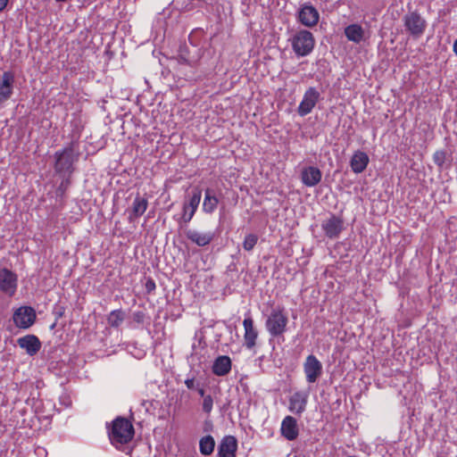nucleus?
Instances as JSON below:
<instances>
[{"label":"nucleus","instance_id":"1","mask_svg":"<svg viewBox=\"0 0 457 457\" xmlns=\"http://www.w3.org/2000/svg\"><path fill=\"white\" fill-rule=\"evenodd\" d=\"M134 434L135 430L132 423L126 418L118 417L112 421L109 438L117 449H121L132 440Z\"/></svg>","mask_w":457,"mask_h":457},{"label":"nucleus","instance_id":"2","mask_svg":"<svg viewBox=\"0 0 457 457\" xmlns=\"http://www.w3.org/2000/svg\"><path fill=\"white\" fill-rule=\"evenodd\" d=\"M54 171L62 178L70 177L74 171V163L79 159V154H75L73 144L57 151L54 154Z\"/></svg>","mask_w":457,"mask_h":457},{"label":"nucleus","instance_id":"3","mask_svg":"<svg viewBox=\"0 0 457 457\" xmlns=\"http://www.w3.org/2000/svg\"><path fill=\"white\" fill-rule=\"evenodd\" d=\"M291 46L298 57H303L312 53L315 39L312 32L306 29L297 31L291 38Z\"/></svg>","mask_w":457,"mask_h":457},{"label":"nucleus","instance_id":"4","mask_svg":"<svg viewBox=\"0 0 457 457\" xmlns=\"http://www.w3.org/2000/svg\"><path fill=\"white\" fill-rule=\"evenodd\" d=\"M288 318L283 308H274L269 315L265 326L273 337L282 336L287 330Z\"/></svg>","mask_w":457,"mask_h":457},{"label":"nucleus","instance_id":"5","mask_svg":"<svg viewBox=\"0 0 457 457\" xmlns=\"http://www.w3.org/2000/svg\"><path fill=\"white\" fill-rule=\"evenodd\" d=\"M404 27L410 35L415 38H419L425 31L427 21L417 12L407 13L404 18Z\"/></svg>","mask_w":457,"mask_h":457},{"label":"nucleus","instance_id":"6","mask_svg":"<svg viewBox=\"0 0 457 457\" xmlns=\"http://www.w3.org/2000/svg\"><path fill=\"white\" fill-rule=\"evenodd\" d=\"M202 197V192L199 188L195 187L192 191V195L187 202L183 204V213L178 220L179 224L181 226L183 223H188L194 217Z\"/></svg>","mask_w":457,"mask_h":457},{"label":"nucleus","instance_id":"7","mask_svg":"<svg viewBox=\"0 0 457 457\" xmlns=\"http://www.w3.org/2000/svg\"><path fill=\"white\" fill-rule=\"evenodd\" d=\"M36 312L32 307L21 306L18 308L12 316L14 324L23 329L30 328L36 321Z\"/></svg>","mask_w":457,"mask_h":457},{"label":"nucleus","instance_id":"8","mask_svg":"<svg viewBox=\"0 0 457 457\" xmlns=\"http://www.w3.org/2000/svg\"><path fill=\"white\" fill-rule=\"evenodd\" d=\"M303 371L305 374L306 381L310 384H313L322 375V363L315 355L310 354L306 357L305 361L303 362Z\"/></svg>","mask_w":457,"mask_h":457},{"label":"nucleus","instance_id":"9","mask_svg":"<svg viewBox=\"0 0 457 457\" xmlns=\"http://www.w3.org/2000/svg\"><path fill=\"white\" fill-rule=\"evenodd\" d=\"M18 287L17 275L6 268H0V290L12 296Z\"/></svg>","mask_w":457,"mask_h":457},{"label":"nucleus","instance_id":"10","mask_svg":"<svg viewBox=\"0 0 457 457\" xmlns=\"http://www.w3.org/2000/svg\"><path fill=\"white\" fill-rule=\"evenodd\" d=\"M320 97V94L315 87H309L305 91L303 98L297 108L298 114L302 117L309 114L315 107Z\"/></svg>","mask_w":457,"mask_h":457},{"label":"nucleus","instance_id":"11","mask_svg":"<svg viewBox=\"0 0 457 457\" xmlns=\"http://www.w3.org/2000/svg\"><path fill=\"white\" fill-rule=\"evenodd\" d=\"M297 19L305 27L312 28L318 23L320 14L312 4H304L298 11Z\"/></svg>","mask_w":457,"mask_h":457},{"label":"nucleus","instance_id":"12","mask_svg":"<svg viewBox=\"0 0 457 457\" xmlns=\"http://www.w3.org/2000/svg\"><path fill=\"white\" fill-rule=\"evenodd\" d=\"M321 228L328 237L337 238L344 228V221L340 217L331 215L322 222Z\"/></svg>","mask_w":457,"mask_h":457},{"label":"nucleus","instance_id":"13","mask_svg":"<svg viewBox=\"0 0 457 457\" xmlns=\"http://www.w3.org/2000/svg\"><path fill=\"white\" fill-rule=\"evenodd\" d=\"M14 74L4 71L0 77V104L11 98L13 93Z\"/></svg>","mask_w":457,"mask_h":457},{"label":"nucleus","instance_id":"14","mask_svg":"<svg viewBox=\"0 0 457 457\" xmlns=\"http://www.w3.org/2000/svg\"><path fill=\"white\" fill-rule=\"evenodd\" d=\"M243 326L245 329L244 345L247 349L252 350L256 345L259 335L258 330L254 327L253 320L250 316L244 320Z\"/></svg>","mask_w":457,"mask_h":457},{"label":"nucleus","instance_id":"15","mask_svg":"<svg viewBox=\"0 0 457 457\" xmlns=\"http://www.w3.org/2000/svg\"><path fill=\"white\" fill-rule=\"evenodd\" d=\"M280 432L281 435L289 441L296 439L299 435L296 420L292 416L285 417L281 423Z\"/></svg>","mask_w":457,"mask_h":457},{"label":"nucleus","instance_id":"16","mask_svg":"<svg viewBox=\"0 0 457 457\" xmlns=\"http://www.w3.org/2000/svg\"><path fill=\"white\" fill-rule=\"evenodd\" d=\"M322 178L320 170L314 166H308L301 171V180L306 187H314L318 185Z\"/></svg>","mask_w":457,"mask_h":457},{"label":"nucleus","instance_id":"17","mask_svg":"<svg viewBox=\"0 0 457 457\" xmlns=\"http://www.w3.org/2000/svg\"><path fill=\"white\" fill-rule=\"evenodd\" d=\"M18 345L26 350L27 353L30 356L35 355L41 348V342L35 335H26L18 338Z\"/></svg>","mask_w":457,"mask_h":457},{"label":"nucleus","instance_id":"18","mask_svg":"<svg viewBox=\"0 0 457 457\" xmlns=\"http://www.w3.org/2000/svg\"><path fill=\"white\" fill-rule=\"evenodd\" d=\"M237 441L233 436H226L218 446V457H236Z\"/></svg>","mask_w":457,"mask_h":457},{"label":"nucleus","instance_id":"19","mask_svg":"<svg viewBox=\"0 0 457 457\" xmlns=\"http://www.w3.org/2000/svg\"><path fill=\"white\" fill-rule=\"evenodd\" d=\"M308 394L301 391L294 393L289 398L288 409L295 414H302L306 408Z\"/></svg>","mask_w":457,"mask_h":457},{"label":"nucleus","instance_id":"20","mask_svg":"<svg viewBox=\"0 0 457 457\" xmlns=\"http://www.w3.org/2000/svg\"><path fill=\"white\" fill-rule=\"evenodd\" d=\"M185 235L192 243L202 247L208 245L214 238V233L211 231L199 232L195 229H187L185 231Z\"/></svg>","mask_w":457,"mask_h":457},{"label":"nucleus","instance_id":"21","mask_svg":"<svg viewBox=\"0 0 457 457\" xmlns=\"http://www.w3.org/2000/svg\"><path fill=\"white\" fill-rule=\"evenodd\" d=\"M147 206H148L147 199L143 196H140L137 194L132 203L131 211L129 212V214L128 217L129 220L130 222L135 221L137 218L142 216L145 213V212L146 211Z\"/></svg>","mask_w":457,"mask_h":457},{"label":"nucleus","instance_id":"22","mask_svg":"<svg viewBox=\"0 0 457 457\" xmlns=\"http://www.w3.org/2000/svg\"><path fill=\"white\" fill-rule=\"evenodd\" d=\"M369 156L366 153L361 151H356L350 161V166L354 173L362 172L369 163Z\"/></svg>","mask_w":457,"mask_h":457},{"label":"nucleus","instance_id":"23","mask_svg":"<svg viewBox=\"0 0 457 457\" xmlns=\"http://www.w3.org/2000/svg\"><path fill=\"white\" fill-rule=\"evenodd\" d=\"M345 35L349 41L355 44H360L365 39V31L363 28L357 23L345 27Z\"/></svg>","mask_w":457,"mask_h":457},{"label":"nucleus","instance_id":"24","mask_svg":"<svg viewBox=\"0 0 457 457\" xmlns=\"http://www.w3.org/2000/svg\"><path fill=\"white\" fill-rule=\"evenodd\" d=\"M231 370V360L227 355L219 356L213 362L212 372L217 376H225Z\"/></svg>","mask_w":457,"mask_h":457},{"label":"nucleus","instance_id":"25","mask_svg":"<svg viewBox=\"0 0 457 457\" xmlns=\"http://www.w3.org/2000/svg\"><path fill=\"white\" fill-rule=\"evenodd\" d=\"M219 199L215 194L214 189L206 188L204 191V199L203 203V211L205 213H212L217 208Z\"/></svg>","mask_w":457,"mask_h":457},{"label":"nucleus","instance_id":"26","mask_svg":"<svg viewBox=\"0 0 457 457\" xmlns=\"http://www.w3.org/2000/svg\"><path fill=\"white\" fill-rule=\"evenodd\" d=\"M214 446L215 441L210 435L202 437L199 442V449L204 455H210L213 452Z\"/></svg>","mask_w":457,"mask_h":457},{"label":"nucleus","instance_id":"27","mask_svg":"<svg viewBox=\"0 0 457 457\" xmlns=\"http://www.w3.org/2000/svg\"><path fill=\"white\" fill-rule=\"evenodd\" d=\"M125 314L121 310L112 311L108 316V323L111 327L118 328L124 320Z\"/></svg>","mask_w":457,"mask_h":457},{"label":"nucleus","instance_id":"28","mask_svg":"<svg viewBox=\"0 0 457 457\" xmlns=\"http://www.w3.org/2000/svg\"><path fill=\"white\" fill-rule=\"evenodd\" d=\"M258 242V236L253 233L247 234L243 241L244 250L250 252L252 251Z\"/></svg>","mask_w":457,"mask_h":457},{"label":"nucleus","instance_id":"29","mask_svg":"<svg viewBox=\"0 0 457 457\" xmlns=\"http://www.w3.org/2000/svg\"><path fill=\"white\" fill-rule=\"evenodd\" d=\"M213 407V398L211 395H207L203 398L202 410L204 413L210 414Z\"/></svg>","mask_w":457,"mask_h":457},{"label":"nucleus","instance_id":"30","mask_svg":"<svg viewBox=\"0 0 457 457\" xmlns=\"http://www.w3.org/2000/svg\"><path fill=\"white\" fill-rule=\"evenodd\" d=\"M446 154L445 151H436L433 155V161L438 167H443L445 162Z\"/></svg>","mask_w":457,"mask_h":457},{"label":"nucleus","instance_id":"31","mask_svg":"<svg viewBox=\"0 0 457 457\" xmlns=\"http://www.w3.org/2000/svg\"><path fill=\"white\" fill-rule=\"evenodd\" d=\"M70 177H65L63 178L62 181L61 182L58 189H57V192H60L61 194H63L65 192V190L67 189V187H69L70 185Z\"/></svg>","mask_w":457,"mask_h":457},{"label":"nucleus","instance_id":"32","mask_svg":"<svg viewBox=\"0 0 457 457\" xmlns=\"http://www.w3.org/2000/svg\"><path fill=\"white\" fill-rule=\"evenodd\" d=\"M197 383L195 379V378H187L186 380H185V385L186 386L190 389V390H195L196 389V386H197Z\"/></svg>","mask_w":457,"mask_h":457},{"label":"nucleus","instance_id":"33","mask_svg":"<svg viewBox=\"0 0 457 457\" xmlns=\"http://www.w3.org/2000/svg\"><path fill=\"white\" fill-rule=\"evenodd\" d=\"M133 320L138 324H142L145 320V313L143 312H136L133 313Z\"/></svg>","mask_w":457,"mask_h":457},{"label":"nucleus","instance_id":"34","mask_svg":"<svg viewBox=\"0 0 457 457\" xmlns=\"http://www.w3.org/2000/svg\"><path fill=\"white\" fill-rule=\"evenodd\" d=\"M155 282L152 278H149L145 283V289L147 293H151L152 291H154L155 289Z\"/></svg>","mask_w":457,"mask_h":457},{"label":"nucleus","instance_id":"35","mask_svg":"<svg viewBox=\"0 0 457 457\" xmlns=\"http://www.w3.org/2000/svg\"><path fill=\"white\" fill-rule=\"evenodd\" d=\"M197 393L199 394L200 396H202L203 398L204 396H206L207 395L205 394V390L203 386H200V383H197V386H196V389Z\"/></svg>","mask_w":457,"mask_h":457},{"label":"nucleus","instance_id":"36","mask_svg":"<svg viewBox=\"0 0 457 457\" xmlns=\"http://www.w3.org/2000/svg\"><path fill=\"white\" fill-rule=\"evenodd\" d=\"M8 0H0V12L3 11L7 5Z\"/></svg>","mask_w":457,"mask_h":457},{"label":"nucleus","instance_id":"37","mask_svg":"<svg viewBox=\"0 0 457 457\" xmlns=\"http://www.w3.org/2000/svg\"><path fill=\"white\" fill-rule=\"evenodd\" d=\"M453 52L457 55V39L453 43Z\"/></svg>","mask_w":457,"mask_h":457},{"label":"nucleus","instance_id":"38","mask_svg":"<svg viewBox=\"0 0 457 457\" xmlns=\"http://www.w3.org/2000/svg\"><path fill=\"white\" fill-rule=\"evenodd\" d=\"M180 59H181V61H180L181 63H187V64L189 63L188 61L186 58L180 57Z\"/></svg>","mask_w":457,"mask_h":457},{"label":"nucleus","instance_id":"39","mask_svg":"<svg viewBox=\"0 0 457 457\" xmlns=\"http://www.w3.org/2000/svg\"><path fill=\"white\" fill-rule=\"evenodd\" d=\"M62 315V312H58V316L61 317Z\"/></svg>","mask_w":457,"mask_h":457},{"label":"nucleus","instance_id":"40","mask_svg":"<svg viewBox=\"0 0 457 457\" xmlns=\"http://www.w3.org/2000/svg\"><path fill=\"white\" fill-rule=\"evenodd\" d=\"M57 2H65L66 0H56Z\"/></svg>","mask_w":457,"mask_h":457}]
</instances>
